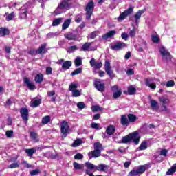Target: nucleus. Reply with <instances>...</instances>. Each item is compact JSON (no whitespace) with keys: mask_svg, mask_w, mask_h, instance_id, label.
Returning <instances> with one entry per match:
<instances>
[{"mask_svg":"<svg viewBox=\"0 0 176 176\" xmlns=\"http://www.w3.org/2000/svg\"><path fill=\"white\" fill-rule=\"evenodd\" d=\"M140 140H141V137H140L138 132L135 131L123 137L120 144H129V142L133 141L135 145H138V144H140Z\"/></svg>","mask_w":176,"mask_h":176,"instance_id":"1","label":"nucleus"},{"mask_svg":"<svg viewBox=\"0 0 176 176\" xmlns=\"http://www.w3.org/2000/svg\"><path fill=\"white\" fill-rule=\"evenodd\" d=\"M94 148V151L88 153L89 159H93V157H100V156H101V151H104V147H102V144L100 142H95Z\"/></svg>","mask_w":176,"mask_h":176,"instance_id":"2","label":"nucleus"},{"mask_svg":"<svg viewBox=\"0 0 176 176\" xmlns=\"http://www.w3.org/2000/svg\"><path fill=\"white\" fill-rule=\"evenodd\" d=\"M71 9V0H63L56 9L54 13L56 14H61L63 12H65Z\"/></svg>","mask_w":176,"mask_h":176,"instance_id":"3","label":"nucleus"},{"mask_svg":"<svg viewBox=\"0 0 176 176\" xmlns=\"http://www.w3.org/2000/svg\"><path fill=\"white\" fill-rule=\"evenodd\" d=\"M134 12V7L130 6L129 8L126 10H124L123 12H122L120 16L117 18L118 21L120 23V21H123L124 19H127L128 16H130L131 14H133Z\"/></svg>","mask_w":176,"mask_h":176,"instance_id":"4","label":"nucleus"},{"mask_svg":"<svg viewBox=\"0 0 176 176\" xmlns=\"http://www.w3.org/2000/svg\"><path fill=\"white\" fill-rule=\"evenodd\" d=\"M94 10V3L93 2V1H91L87 3L85 8L87 20H90L91 16L93 15Z\"/></svg>","mask_w":176,"mask_h":176,"instance_id":"5","label":"nucleus"},{"mask_svg":"<svg viewBox=\"0 0 176 176\" xmlns=\"http://www.w3.org/2000/svg\"><path fill=\"white\" fill-rule=\"evenodd\" d=\"M146 171V166L144 165H142L138 167L136 170H132L131 172H129V176H138L141 175V174H144Z\"/></svg>","mask_w":176,"mask_h":176,"instance_id":"6","label":"nucleus"},{"mask_svg":"<svg viewBox=\"0 0 176 176\" xmlns=\"http://www.w3.org/2000/svg\"><path fill=\"white\" fill-rule=\"evenodd\" d=\"M104 71H106L107 75L111 78V79H113L115 77V74H113V71L111 67V62L107 60L104 63Z\"/></svg>","mask_w":176,"mask_h":176,"instance_id":"7","label":"nucleus"},{"mask_svg":"<svg viewBox=\"0 0 176 176\" xmlns=\"http://www.w3.org/2000/svg\"><path fill=\"white\" fill-rule=\"evenodd\" d=\"M94 86L98 91H100V93H104V91H105V84L102 82L101 80L96 79L94 80Z\"/></svg>","mask_w":176,"mask_h":176,"instance_id":"8","label":"nucleus"},{"mask_svg":"<svg viewBox=\"0 0 176 176\" xmlns=\"http://www.w3.org/2000/svg\"><path fill=\"white\" fill-rule=\"evenodd\" d=\"M68 131H69V126L68 125V122L63 120L60 124V133L63 134V135H64V137H67Z\"/></svg>","mask_w":176,"mask_h":176,"instance_id":"9","label":"nucleus"},{"mask_svg":"<svg viewBox=\"0 0 176 176\" xmlns=\"http://www.w3.org/2000/svg\"><path fill=\"white\" fill-rule=\"evenodd\" d=\"M111 91H113V98L116 100L122 96V89H120L118 85H113L111 87Z\"/></svg>","mask_w":176,"mask_h":176,"instance_id":"10","label":"nucleus"},{"mask_svg":"<svg viewBox=\"0 0 176 176\" xmlns=\"http://www.w3.org/2000/svg\"><path fill=\"white\" fill-rule=\"evenodd\" d=\"M160 53L162 54V56L166 60V61H169V60H171V54L166 50V47L164 46H162L160 49Z\"/></svg>","mask_w":176,"mask_h":176,"instance_id":"11","label":"nucleus"},{"mask_svg":"<svg viewBox=\"0 0 176 176\" xmlns=\"http://www.w3.org/2000/svg\"><path fill=\"white\" fill-rule=\"evenodd\" d=\"M159 100L160 102H162V111L167 112L168 113H170V110L167 109V105L170 103V100L168 98H164V97H161L159 98Z\"/></svg>","mask_w":176,"mask_h":176,"instance_id":"12","label":"nucleus"},{"mask_svg":"<svg viewBox=\"0 0 176 176\" xmlns=\"http://www.w3.org/2000/svg\"><path fill=\"white\" fill-rule=\"evenodd\" d=\"M126 46L127 45H126L124 43L118 42L116 44H111V49L118 52V50H122V49H124V47H126Z\"/></svg>","mask_w":176,"mask_h":176,"instance_id":"13","label":"nucleus"},{"mask_svg":"<svg viewBox=\"0 0 176 176\" xmlns=\"http://www.w3.org/2000/svg\"><path fill=\"white\" fill-rule=\"evenodd\" d=\"M21 12L19 18L21 19H27V12H28V4H25L21 8Z\"/></svg>","mask_w":176,"mask_h":176,"instance_id":"14","label":"nucleus"},{"mask_svg":"<svg viewBox=\"0 0 176 176\" xmlns=\"http://www.w3.org/2000/svg\"><path fill=\"white\" fill-rule=\"evenodd\" d=\"M20 113L25 123H27V122H28V116H29L28 109L25 107L21 109Z\"/></svg>","mask_w":176,"mask_h":176,"instance_id":"15","label":"nucleus"},{"mask_svg":"<svg viewBox=\"0 0 176 176\" xmlns=\"http://www.w3.org/2000/svg\"><path fill=\"white\" fill-rule=\"evenodd\" d=\"M93 45V42H86L84 43L81 47V51L82 52H89L90 50L91 52L93 50H97V47L94 48L93 50H90V46Z\"/></svg>","mask_w":176,"mask_h":176,"instance_id":"16","label":"nucleus"},{"mask_svg":"<svg viewBox=\"0 0 176 176\" xmlns=\"http://www.w3.org/2000/svg\"><path fill=\"white\" fill-rule=\"evenodd\" d=\"M64 37L67 39V41H78V35L71 32L65 33Z\"/></svg>","mask_w":176,"mask_h":176,"instance_id":"17","label":"nucleus"},{"mask_svg":"<svg viewBox=\"0 0 176 176\" xmlns=\"http://www.w3.org/2000/svg\"><path fill=\"white\" fill-rule=\"evenodd\" d=\"M109 170V166L104 164H100L96 167V171H101L103 173H107Z\"/></svg>","mask_w":176,"mask_h":176,"instance_id":"18","label":"nucleus"},{"mask_svg":"<svg viewBox=\"0 0 176 176\" xmlns=\"http://www.w3.org/2000/svg\"><path fill=\"white\" fill-rule=\"evenodd\" d=\"M46 46H47V43H46L41 44L37 50L36 53H38V54H45V53H47V48H46Z\"/></svg>","mask_w":176,"mask_h":176,"instance_id":"19","label":"nucleus"},{"mask_svg":"<svg viewBox=\"0 0 176 176\" xmlns=\"http://www.w3.org/2000/svg\"><path fill=\"white\" fill-rule=\"evenodd\" d=\"M24 83H25V85H27V87L30 90H35V89H36V87H35V85H34V83L31 82V81H30V78H28L27 77L24 78Z\"/></svg>","mask_w":176,"mask_h":176,"instance_id":"20","label":"nucleus"},{"mask_svg":"<svg viewBox=\"0 0 176 176\" xmlns=\"http://www.w3.org/2000/svg\"><path fill=\"white\" fill-rule=\"evenodd\" d=\"M115 34H116V31L111 30V31L108 32L107 33L103 34L102 38L104 41H107V39H108L109 38H112V36H113L115 35Z\"/></svg>","mask_w":176,"mask_h":176,"instance_id":"21","label":"nucleus"},{"mask_svg":"<svg viewBox=\"0 0 176 176\" xmlns=\"http://www.w3.org/2000/svg\"><path fill=\"white\" fill-rule=\"evenodd\" d=\"M146 86H148V87H150V89H156V83L152 82V79L151 78H146L145 80Z\"/></svg>","mask_w":176,"mask_h":176,"instance_id":"22","label":"nucleus"},{"mask_svg":"<svg viewBox=\"0 0 176 176\" xmlns=\"http://www.w3.org/2000/svg\"><path fill=\"white\" fill-rule=\"evenodd\" d=\"M150 105L153 111H157L159 109V103L155 100H150Z\"/></svg>","mask_w":176,"mask_h":176,"instance_id":"23","label":"nucleus"},{"mask_svg":"<svg viewBox=\"0 0 176 176\" xmlns=\"http://www.w3.org/2000/svg\"><path fill=\"white\" fill-rule=\"evenodd\" d=\"M42 104V100L41 99H37L34 100H32L30 103V107L32 108H36V107H39Z\"/></svg>","mask_w":176,"mask_h":176,"instance_id":"24","label":"nucleus"},{"mask_svg":"<svg viewBox=\"0 0 176 176\" xmlns=\"http://www.w3.org/2000/svg\"><path fill=\"white\" fill-rule=\"evenodd\" d=\"M30 137L34 141V142H39V136L38 135V133L32 131L30 133Z\"/></svg>","mask_w":176,"mask_h":176,"instance_id":"25","label":"nucleus"},{"mask_svg":"<svg viewBox=\"0 0 176 176\" xmlns=\"http://www.w3.org/2000/svg\"><path fill=\"white\" fill-rule=\"evenodd\" d=\"M115 126L113 125H109L106 129V133L109 135H113L115 134Z\"/></svg>","mask_w":176,"mask_h":176,"instance_id":"26","label":"nucleus"},{"mask_svg":"<svg viewBox=\"0 0 176 176\" xmlns=\"http://www.w3.org/2000/svg\"><path fill=\"white\" fill-rule=\"evenodd\" d=\"M142 14H144V10H140L134 15L135 24L138 23V20L141 19V16H142Z\"/></svg>","mask_w":176,"mask_h":176,"instance_id":"27","label":"nucleus"},{"mask_svg":"<svg viewBox=\"0 0 176 176\" xmlns=\"http://www.w3.org/2000/svg\"><path fill=\"white\" fill-rule=\"evenodd\" d=\"M71 21H72V19L71 18L66 19L62 25V30H67L71 25Z\"/></svg>","mask_w":176,"mask_h":176,"instance_id":"28","label":"nucleus"},{"mask_svg":"<svg viewBox=\"0 0 176 176\" xmlns=\"http://www.w3.org/2000/svg\"><path fill=\"white\" fill-rule=\"evenodd\" d=\"M70 67H72V62L71 60H66L62 65L63 69H69Z\"/></svg>","mask_w":176,"mask_h":176,"instance_id":"29","label":"nucleus"},{"mask_svg":"<svg viewBox=\"0 0 176 176\" xmlns=\"http://www.w3.org/2000/svg\"><path fill=\"white\" fill-rule=\"evenodd\" d=\"M9 29L6 28H0V36H5L6 35H9Z\"/></svg>","mask_w":176,"mask_h":176,"instance_id":"30","label":"nucleus"},{"mask_svg":"<svg viewBox=\"0 0 176 176\" xmlns=\"http://www.w3.org/2000/svg\"><path fill=\"white\" fill-rule=\"evenodd\" d=\"M174 173H176V164H173L171 168L168 170L166 175H173Z\"/></svg>","mask_w":176,"mask_h":176,"instance_id":"31","label":"nucleus"},{"mask_svg":"<svg viewBox=\"0 0 176 176\" xmlns=\"http://www.w3.org/2000/svg\"><path fill=\"white\" fill-rule=\"evenodd\" d=\"M34 80H35L36 83H42L43 82V74H38L35 76Z\"/></svg>","mask_w":176,"mask_h":176,"instance_id":"32","label":"nucleus"},{"mask_svg":"<svg viewBox=\"0 0 176 176\" xmlns=\"http://www.w3.org/2000/svg\"><path fill=\"white\" fill-rule=\"evenodd\" d=\"M129 120L127 119V116L126 115H122L121 116V124L122 126H127L129 124Z\"/></svg>","mask_w":176,"mask_h":176,"instance_id":"33","label":"nucleus"},{"mask_svg":"<svg viewBox=\"0 0 176 176\" xmlns=\"http://www.w3.org/2000/svg\"><path fill=\"white\" fill-rule=\"evenodd\" d=\"M5 16H6L7 21H10V20H13V19H14V17L16 16V14L14 13V12H12L10 14L6 12L5 14Z\"/></svg>","mask_w":176,"mask_h":176,"instance_id":"34","label":"nucleus"},{"mask_svg":"<svg viewBox=\"0 0 176 176\" xmlns=\"http://www.w3.org/2000/svg\"><path fill=\"white\" fill-rule=\"evenodd\" d=\"M73 166L75 170H83V168H85V165L79 164L78 162H74L73 164Z\"/></svg>","mask_w":176,"mask_h":176,"instance_id":"35","label":"nucleus"},{"mask_svg":"<svg viewBox=\"0 0 176 176\" xmlns=\"http://www.w3.org/2000/svg\"><path fill=\"white\" fill-rule=\"evenodd\" d=\"M128 120L130 123H134L137 120V116L134 114H129Z\"/></svg>","mask_w":176,"mask_h":176,"instance_id":"36","label":"nucleus"},{"mask_svg":"<svg viewBox=\"0 0 176 176\" xmlns=\"http://www.w3.org/2000/svg\"><path fill=\"white\" fill-rule=\"evenodd\" d=\"M63 23V18H58L53 21L52 25L53 27H56V25H59Z\"/></svg>","mask_w":176,"mask_h":176,"instance_id":"37","label":"nucleus"},{"mask_svg":"<svg viewBox=\"0 0 176 176\" xmlns=\"http://www.w3.org/2000/svg\"><path fill=\"white\" fill-rule=\"evenodd\" d=\"M85 166L88 168V170H94V171H96V168L97 167V166L90 162H86Z\"/></svg>","mask_w":176,"mask_h":176,"instance_id":"38","label":"nucleus"},{"mask_svg":"<svg viewBox=\"0 0 176 176\" xmlns=\"http://www.w3.org/2000/svg\"><path fill=\"white\" fill-rule=\"evenodd\" d=\"M135 91H137V89H135L134 87H133V86L129 87V88H128V94H129V96L134 95Z\"/></svg>","mask_w":176,"mask_h":176,"instance_id":"39","label":"nucleus"},{"mask_svg":"<svg viewBox=\"0 0 176 176\" xmlns=\"http://www.w3.org/2000/svg\"><path fill=\"white\" fill-rule=\"evenodd\" d=\"M51 119L52 118H50V116H46L43 118L41 123L43 124H47V123H49V122H50Z\"/></svg>","mask_w":176,"mask_h":176,"instance_id":"40","label":"nucleus"},{"mask_svg":"<svg viewBox=\"0 0 176 176\" xmlns=\"http://www.w3.org/2000/svg\"><path fill=\"white\" fill-rule=\"evenodd\" d=\"M148 148V143L145 141L142 142L139 146L140 151H145Z\"/></svg>","mask_w":176,"mask_h":176,"instance_id":"41","label":"nucleus"},{"mask_svg":"<svg viewBox=\"0 0 176 176\" xmlns=\"http://www.w3.org/2000/svg\"><path fill=\"white\" fill-rule=\"evenodd\" d=\"M76 89H78V84L72 83L69 86V91H72V93L73 91H75V90H77Z\"/></svg>","mask_w":176,"mask_h":176,"instance_id":"42","label":"nucleus"},{"mask_svg":"<svg viewBox=\"0 0 176 176\" xmlns=\"http://www.w3.org/2000/svg\"><path fill=\"white\" fill-rule=\"evenodd\" d=\"M75 66L76 67H80L82 65V58L78 57L74 60Z\"/></svg>","mask_w":176,"mask_h":176,"instance_id":"43","label":"nucleus"},{"mask_svg":"<svg viewBox=\"0 0 176 176\" xmlns=\"http://www.w3.org/2000/svg\"><path fill=\"white\" fill-rule=\"evenodd\" d=\"M79 145H82V140L76 139L72 144V146L75 148V146H79Z\"/></svg>","mask_w":176,"mask_h":176,"instance_id":"44","label":"nucleus"},{"mask_svg":"<svg viewBox=\"0 0 176 176\" xmlns=\"http://www.w3.org/2000/svg\"><path fill=\"white\" fill-rule=\"evenodd\" d=\"M75 50H78V46L76 45H73L67 48V53H74Z\"/></svg>","mask_w":176,"mask_h":176,"instance_id":"45","label":"nucleus"},{"mask_svg":"<svg viewBox=\"0 0 176 176\" xmlns=\"http://www.w3.org/2000/svg\"><path fill=\"white\" fill-rule=\"evenodd\" d=\"M72 93L73 97H80V96L82 95L79 89H76L75 91H73Z\"/></svg>","mask_w":176,"mask_h":176,"instance_id":"46","label":"nucleus"},{"mask_svg":"<svg viewBox=\"0 0 176 176\" xmlns=\"http://www.w3.org/2000/svg\"><path fill=\"white\" fill-rule=\"evenodd\" d=\"M36 152L34 148L26 149L25 153L28 154L29 156H32Z\"/></svg>","mask_w":176,"mask_h":176,"instance_id":"47","label":"nucleus"},{"mask_svg":"<svg viewBox=\"0 0 176 176\" xmlns=\"http://www.w3.org/2000/svg\"><path fill=\"white\" fill-rule=\"evenodd\" d=\"M13 130H9L6 132V135L7 138H13Z\"/></svg>","mask_w":176,"mask_h":176,"instance_id":"48","label":"nucleus"},{"mask_svg":"<svg viewBox=\"0 0 176 176\" xmlns=\"http://www.w3.org/2000/svg\"><path fill=\"white\" fill-rule=\"evenodd\" d=\"M13 104V98H10L5 103V107H10Z\"/></svg>","mask_w":176,"mask_h":176,"instance_id":"49","label":"nucleus"},{"mask_svg":"<svg viewBox=\"0 0 176 176\" xmlns=\"http://www.w3.org/2000/svg\"><path fill=\"white\" fill-rule=\"evenodd\" d=\"M91 126L92 129H95L96 130H101V127H100V124L96 122H92L91 124Z\"/></svg>","mask_w":176,"mask_h":176,"instance_id":"50","label":"nucleus"},{"mask_svg":"<svg viewBox=\"0 0 176 176\" xmlns=\"http://www.w3.org/2000/svg\"><path fill=\"white\" fill-rule=\"evenodd\" d=\"M78 74H82V68L76 69L73 72H72L71 75L72 76H74L75 75H78Z\"/></svg>","mask_w":176,"mask_h":176,"instance_id":"51","label":"nucleus"},{"mask_svg":"<svg viewBox=\"0 0 176 176\" xmlns=\"http://www.w3.org/2000/svg\"><path fill=\"white\" fill-rule=\"evenodd\" d=\"M38 174H41V170L39 169H34L30 172V175H38Z\"/></svg>","mask_w":176,"mask_h":176,"instance_id":"52","label":"nucleus"},{"mask_svg":"<svg viewBox=\"0 0 176 176\" xmlns=\"http://www.w3.org/2000/svg\"><path fill=\"white\" fill-rule=\"evenodd\" d=\"M74 159L75 160H82V159H83V155H82V153H78L76 155H74Z\"/></svg>","mask_w":176,"mask_h":176,"instance_id":"53","label":"nucleus"},{"mask_svg":"<svg viewBox=\"0 0 176 176\" xmlns=\"http://www.w3.org/2000/svg\"><path fill=\"white\" fill-rule=\"evenodd\" d=\"M85 102H79L77 103V108H78V109H85Z\"/></svg>","mask_w":176,"mask_h":176,"instance_id":"54","label":"nucleus"},{"mask_svg":"<svg viewBox=\"0 0 176 176\" xmlns=\"http://www.w3.org/2000/svg\"><path fill=\"white\" fill-rule=\"evenodd\" d=\"M58 35V34L57 33L51 32L47 34V38H48V39H50L52 38H54L55 36H57Z\"/></svg>","mask_w":176,"mask_h":176,"instance_id":"55","label":"nucleus"},{"mask_svg":"<svg viewBox=\"0 0 176 176\" xmlns=\"http://www.w3.org/2000/svg\"><path fill=\"white\" fill-rule=\"evenodd\" d=\"M92 112H97L101 111V107L100 106H92L91 107Z\"/></svg>","mask_w":176,"mask_h":176,"instance_id":"56","label":"nucleus"},{"mask_svg":"<svg viewBox=\"0 0 176 176\" xmlns=\"http://www.w3.org/2000/svg\"><path fill=\"white\" fill-rule=\"evenodd\" d=\"M96 69H100L102 67V62H96L95 63V66H94Z\"/></svg>","mask_w":176,"mask_h":176,"instance_id":"57","label":"nucleus"},{"mask_svg":"<svg viewBox=\"0 0 176 176\" xmlns=\"http://www.w3.org/2000/svg\"><path fill=\"white\" fill-rule=\"evenodd\" d=\"M175 85L174 80H169L166 82V87H173Z\"/></svg>","mask_w":176,"mask_h":176,"instance_id":"58","label":"nucleus"},{"mask_svg":"<svg viewBox=\"0 0 176 176\" xmlns=\"http://www.w3.org/2000/svg\"><path fill=\"white\" fill-rule=\"evenodd\" d=\"M83 20V17L81 15H77L75 18L76 23H80Z\"/></svg>","mask_w":176,"mask_h":176,"instance_id":"59","label":"nucleus"},{"mask_svg":"<svg viewBox=\"0 0 176 176\" xmlns=\"http://www.w3.org/2000/svg\"><path fill=\"white\" fill-rule=\"evenodd\" d=\"M135 34L136 30L134 28L129 32V36H131V38H134V36H135Z\"/></svg>","mask_w":176,"mask_h":176,"instance_id":"60","label":"nucleus"},{"mask_svg":"<svg viewBox=\"0 0 176 176\" xmlns=\"http://www.w3.org/2000/svg\"><path fill=\"white\" fill-rule=\"evenodd\" d=\"M152 41L154 43H157V42H159V36H157L156 35H153Z\"/></svg>","mask_w":176,"mask_h":176,"instance_id":"61","label":"nucleus"},{"mask_svg":"<svg viewBox=\"0 0 176 176\" xmlns=\"http://www.w3.org/2000/svg\"><path fill=\"white\" fill-rule=\"evenodd\" d=\"M53 72V69L50 67H46V74L47 75H52V73Z\"/></svg>","mask_w":176,"mask_h":176,"instance_id":"62","label":"nucleus"},{"mask_svg":"<svg viewBox=\"0 0 176 176\" xmlns=\"http://www.w3.org/2000/svg\"><path fill=\"white\" fill-rule=\"evenodd\" d=\"M18 167H19V164L18 163H14V164H10L8 166V168H17Z\"/></svg>","mask_w":176,"mask_h":176,"instance_id":"63","label":"nucleus"},{"mask_svg":"<svg viewBox=\"0 0 176 176\" xmlns=\"http://www.w3.org/2000/svg\"><path fill=\"white\" fill-rule=\"evenodd\" d=\"M126 75L130 76V75H134V69H129L126 71Z\"/></svg>","mask_w":176,"mask_h":176,"instance_id":"64","label":"nucleus"}]
</instances>
